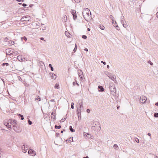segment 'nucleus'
Segmentation results:
<instances>
[{"mask_svg": "<svg viewBox=\"0 0 158 158\" xmlns=\"http://www.w3.org/2000/svg\"><path fill=\"white\" fill-rule=\"evenodd\" d=\"M110 89L111 91V94L115 99L117 97L116 95V89L114 85L112 83L110 84Z\"/></svg>", "mask_w": 158, "mask_h": 158, "instance_id": "obj_1", "label": "nucleus"}, {"mask_svg": "<svg viewBox=\"0 0 158 158\" xmlns=\"http://www.w3.org/2000/svg\"><path fill=\"white\" fill-rule=\"evenodd\" d=\"M89 12H90V10L88 8H86L85 10L83 11L82 15L85 19H87L89 16Z\"/></svg>", "mask_w": 158, "mask_h": 158, "instance_id": "obj_2", "label": "nucleus"}, {"mask_svg": "<svg viewBox=\"0 0 158 158\" xmlns=\"http://www.w3.org/2000/svg\"><path fill=\"white\" fill-rule=\"evenodd\" d=\"M11 122L12 119H10L8 120L4 121L3 122V124L8 128L11 129Z\"/></svg>", "mask_w": 158, "mask_h": 158, "instance_id": "obj_3", "label": "nucleus"}, {"mask_svg": "<svg viewBox=\"0 0 158 158\" xmlns=\"http://www.w3.org/2000/svg\"><path fill=\"white\" fill-rule=\"evenodd\" d=\"M94 126L92 127L93 129H94V127H96V129L97 131H100L101 130L100 124L99 123L98 121H95L94 123Z\"/></svg>", "mask_w": 158, "mask_h": 158, "instance_id": "obj_4", "label": "nucleus"}, {"mask_svg": "<svg viewBox=\"0 0 158 158\" xmlns=\"http://www.w3.org/2000/svg\"><path fill=\"white\" fill-rule=\"evenodd\" d=\"M147 100V98L145 96H142L140 97L139 102L141 103L144 104L146 102Z\"/></svg>", "mask_w": 158, "mask_h": 158, "instance_id": "obj_5", "label": "nucleus"}, {"mask_svg": "<svg viewBox=\"0 0 158 158\" xmlns=\"http://www.w3.org/2000/svg\"><path fill=\"white\" fill-rule=\"evenodd\" d=\"M77 109H78V108L81 109L83 107L82 106V100H79L78 101L77 104Z\"/></svg>", "mask_w": 158, "mask_h": 158, "instance_id": "obj_6", "label": "nucleus"}, {"mask_svg": "<svg viewBox=\"0 0 158 158\" xmlns=\"http://www.w3.org/2000/svg\"><path fill=\"white\" fill-rule=\"evenodd\" d=\"M71 12L73 15V19L75 20L77 18V16L76 15V11L74 10H71Z\"/></svg>", "mask_w": 158, "mask_h": 158, "instance_id": "obj_7", "label": "nucleus"}, {"mask_svg": "<svg viewBox=\"0 0 158 158\" xmlns=\"http://www.w3.org/2000/svg\"><path fill=\"white\" fill-rule=\"evenodd\" d=\"M30 17L28 15H27L25 16L22 17L21 19V21L22 22L23 21H27L29 20L30 19Z\"/></svg>", "mask_w": 158, "mask_h": 158, "instance_id": "obj_8", "label": "nucleus"}, {"mask_svg": "<svg viewBox=\"0 0 158 158\" xmlns=\"http://www.w3.org/2000/svg\"><path fill=\"white\" fill-rule=\"evenodd\" d=\"M109 77L111 79V80H112L113 81H114V82L115 83H116L117 81L116 80V76L115 75L113 74H110V76Z\"/></svg>", "mask_w": 158, "mask_h": 158, "instance_id": "obj_9", "label": "nucleus"}, {"mask_svg": "<svg viewBox=\"0 0 158 158\" xmlns=\"http://www.w3.org/2000/svg\"><path fill=\"white\" fill-rule=\"evenodd\" d=\"M17 124V122L15 120H12V119L11 125H12L13 127H14V130L15 131V127H16V125Z\"/></svg>", "mask_w": 158, "mask_h": 158, "instance_id": "obj_10", "label": "nucleus"}, {"mask_svg": "<svg viewBox=\"0 0 158 158\" xmlns=\"http://www.w3.org/2000/svg\"><path fill=\"white\" fill-rule=\"evenodd\" d=\"M22 150L23 152L25 153L27 152V151L28 149V147L27 145H23L22 147Z\"/></svg>", "mask_w": 158, "mask_h": 158, "instance_id": "obj_11", "label": "nucleus"}, {"mask_svg": "<svg viewBox=\"0 0 158 158\" xmlns=\"http://www.w3.org/2000/svg\"><path fill=\"white\" fill-rule=\"evenodd\" d=\"M78 73L79 76L80 77V78L83 80V73L81 70H78Z\"/></svg>", "mask_w": 158, "mask_h": 158, "instance_id": "obj_12", "label": "nucleus"}, {"mask_svg": "<svg viewBox=\"0 0 158 158\" xmlns=\"http://www.w3.org/2000/svg\"><path fill=\"white\" fill-rule=\"evenodd\" d=\"M29 154L32 155L33 156H35L36 155V152L33 150L31 149H29L28 152Z\"/></svg>", "mask_w": 158, "mask_h": 158, "instance_id": "obj_13", "label": "nucleus"}, {"mask_svg": "<svg viewBox=\"0 0 158 158\" xmlns=\"http://www.w3.org/2000/svg\"><path fill=\"white\" fill-rule=\"evenodd\" d=\"M49 75L50 77H51L53 79H55L56 78V75L54 73H49Z\"/></svg>", "mask_w": 158, "mask_h": 158, "instance_id": "obj_14", "label": "nucleus"}, {"mask_svg": "<svg viewBox=\"0 0 158 158\" xmlns=\"http://www.w3.org/2000/svg\"><path fill=\"white\" fill-rule=\"evenodd\" d=\"M121 22L123 27L125 28H126L127 27V25L126 23L125 20H123V21L122 20Z\"/></svg>", "mask_w": 158, "mask_h": 158, "instance_id": "obj_15", "label": "nucleus"}, {"mask_svg": "<svg viewBox=\"0 0 158 158\" xmlns=\"http://www.w3.org/2000/svg\"><path fill=\"white\" fill-rule=\"evenodd\" d=\"M62 20L63 22H66L67 20V16L66 15H63L62 18Z\"/></svg>", "mask_w": 158, "mask_h": 158, "instance_id": "obj_16", "label": "nucleus"}, {"mask_svg": "<svg viewBox=\"0 0 158 158\" xmlns=\"http://www.w3.org/2000/svg\"><path fill=\"white\" fill-rule=\"evenodd\" d=\"M77 114L78 116V119H79V117L81 115V110L80 109H78L77 111Z\"/></svg>", "mask_w": 158, "mask_h": 158, "instance_id": "obj_17", "label": "nucleus"}, {"mask_svg": "<svg viewBox=\"0 0 158 158\" xmlns=\"http://www.w3.org/2000/svg\"><path fill=\"white\" fill-rule=\"evenodd\" d=\"M73 141V137H70L69 138L66 140L67 142H71Z\"/></svg>", "mask_w": 158, "mask_h": 158, "instance_id": "obj_18", "label": "nucleus"}, {"mask_svg": "<svg viewBox=\"0 0 158 158\" xmlns=\"http://www.w3.org/2000/svg\"><path fill=\"white\" fill-rule=\"evenodd\" d=\"M98 88L100 89L99 91L100 92H102L104 90V89L103 88L102 86H99L98 87Z\"/></svg>", "mask_w": 158, "mask_h": 158, "instance_id": "obj_19", "label": "nucleus"}, {"mask_svg": "<svg viewBox=\"0 0 158 158\" xmlns=\"http://www.w3.org/2000/svg\"><path fill=\"white\" fill-rule=\"evenodd\" d=\"M104 73L108 77L112 73H111L107 71H105L104 72Z\"/></svg>", "mask_w": 158, "mask_h": 158, "instance_id": "obj_20", "label": "nucleus"}, {"mask_svg": "<svg viewBox=\"0 0 158 158\" xmlns=\"http://www.w3.org/2000/svg\"><path fill=\"white\" fill-rule=\"evenodd\" d=\"M104 73L108 77L112 73H111L107 71H105L104 72Z\"/></svg>", "mask_w": 158, "mask_h": 158, "instance_id": "obj_21", "label": "nucleus"}, {"mask_svg": "<svg viewBox=\"0 0 158 158\" xmlns=\"http://www.w3.org/2000/svg\"><path fill=\"white\" fill-rule=\"evenodd\" d=\"M113 147L116 150H118V147L117 144H114L113 146Z\"/></svg>", "mask_w": 158, "mask_h": 158, "instance_id": "obj_22", "label": "nucleus"}, {"mask_svg": "<svg viewBox=\"0 0 158 158\" xmlns=\"http://www.w3.org/2000/svg\"><path fill=\"white\" fill-rule=\"evenodd\" d=\"M9 42V44H10V45H14V42L13 41L10 40L8 41Z\"/></svg>", "mask_w": 158, "mask_h": 158, "instance_id": "obj_23", "label": "nucleus"}, {"mask_svg": "<svg viewBox=\"0 0 158 158\" xmlns=\"http://www.w3.org/2000/svg\"><path fill=\"white\" fill-rule=\"evenodd\" d=\"M98 27L102 30H104V29L105 27L102 25H101V24L99 25H98Z\"/></svg>", "mask_w": 158, "mask_h": 158, "instance_id": "obj_24", "label": "nucleus"}, {"mask_svg": "<svg viewBox=\"0 0 158 158\" xmlns=\"http://www.w3.org/2000/svg\"><path fill=\"white\" fill-rule=\"evenodd\" d=\"M69 129L72 132H74L75 131V130L72 128V126H70L69 127Z\"/></svg>", "mask_w": 158, "mask_h": 158, "instance_id": "obj_25", "label": "nucleus"}, {"mask_svg": "<svg viewBox=\"0 0 158 158\" xmlns=\"http://www.w3.org/2000/svg\"><path fill=\"white\" fill-rule=\"evenodd\" d=\"M18 116L21 117V119L22 120H23L24 119V118L23 117V115L19 114H18Z\"/></svg>", "mask_w": 158, "mask_h": 158, "instance_id": "obj_26", "label": "nucleus"}, {"mask_svg": "<svg viewBox=\"0 0 158 158\" xmlns=\"http://www.w3.org/2000/svg\"><path fill=\"white\" fill-rule=\"evenodd\" d=\"M48 66L49 67L51 68V70L52 71H53L54 70L53 67L52 66V64H49Z\"/></svg>", "mask_w": 158, "mask_h": 158, "instance_id": "obj_27", "label": "nucleus"}, {"mask_svg": "<svg viewBox=\"0 0 158 158\" xmlns=\"http://www.w3.org/2000/svg\"><path fill=\"white\" fill-rule=\"evenodd\" d=\"M61 127V126L60 125H59V126H57V125H55V128L56 129H59Z\"/></svg>", "mask_w": 158, "mask_h": 158, "instance_id": "obj_28", "label": "nucleus"}, {"mask_svg": "<svg viewBox=\"0 0 158 158\" xmlns=\"http://www.w3.org/2000/svg\"><path fill=\"white\" fill-rule=\"evenodd\" d=\"M35 100H38L39 101H40L41 100V99L40 97L38 96L37 97L35 98Z\"/></svg>", "mask_w": 158, "mask_h": 158, "instance_id": "obj_29", "label": "nucleus"}, {"mask_svg": "<svg viewBox=\"0 0 158 158\" xmlns=\"http://www.w3.org/2000/svg\"><path fill=\"white\" fill-rule=\"evenodd\" d=\"M51 115H52L53 116H54V118H55L56 117V113L55 112H54V111H53L52 112V113Z\"/></svg>", "mask_w": 158, "mask_h": 158, "instance_id": "obj_30", "label": "nucleus"}, {"mask_svg": "<svg viewBox=\"0 0 158 158\" xmlns=\"http://www.w3.org/2000/svg\"><path fill=\"white\" fill-rule=\"evenodd\" d=\"M21 40H22V41L23 40H24L26 41L27 40V38L25 36H24L23 37H21Z\"/></svg>", "mask_w": 158, "mask_h": 158, "instance_id": "obj_31", "label": "nucleus"}, {"mask_svg": "<svg viewBox=\"0 0 158 158\" xmlns=\"http://www.w3.org/2000/svg\"><path fill=\"white\" fill-rule=\"evenodd\" d=\"M65 35L66 36H67V37H69L70 34L67 31H65Z\"/></svg>", "mask_w": 158, "mask_h": 158, "instance_id": "obj_32", "label": "nucleus"}, {"mask_svg": "<svg viewBox=\"0 0 158 158\" xmlns=\"http://www.w3.org/2000/svg\"><path fill=\"white\" fill-rule=\"evenodd\" d=\"M77 48V44H75V48L73 50L74 52H75L76 51Z\"/></svg>", "mask_w": 158, "mask_h": 158, "instance_id": "obj_33", "label": "nucleus"}, {"mask_svg": "<svg viewBox=\"0 0 158 158\" xmlns=\"http://www.w3.org/2000/svg\"><path fill=\"white\" fill-rule=\"evenodd\" d=\"M113 22H112V23L113 24V25L114 26V27H118V26H116V22L115 21V22H114V21H113Z\"/></svg>", "mask_w": 158, "mask_h": 158, "instance_id": "obj_34", "label": "nucleus"}, {"mask_svg": "<svg viewBox=\"0 0 158 158\" xmlns=\"http://www.w3.org/2000/svg\"><path fill=\"white\" fill-rule=\"evenodd\" d=\"M59 85L58 84H56L55 85V88L56 89H58L59 88Z\"/></svg>", "mask_w": 158, "mask_h": 158, "instance_id": "obj_35", "label": "nucleus"}, {"mask_svg": "<svg viewBox=\"0 0 158 158\" xmlns=\"http://www.w3.org/2000/svg\"><path fill=\"white\" fill-rule=\"evenodd\" d=\"M124 20V16L122 15V16L121 17V18H120L121 22V21L122 20H123H123Z\"/></svg>", "mask_w": 158, "mask_h": 158, "instance_id": "obj_36", "label": "nucleus"}, {"mask_svg": "<svg viewBox=\"0 0 158 158\" xmlns=\"http://www.w3.org/2000/svg\"><path fill=\"white\" fill-rule=\"evenodd\" d=\"M2 65L3 66H4L5 65H6V66H7L9 65V64L7 63H6L2 64Z\"/></svg>", "mask_w": 158, "mask_h": 158, "instance_id": "obj_37", "label": "nucleus"}, {"mask_svg": "<svg viewBox=\"0 0 158 158\" xmlns=\"http://www.w3.org/2000/svg\"><path fill=\"white\" fill-rule=\"evenodd\" d=\"M89 135V134H87V135H86V133L85 132H84L83 133V136L85 137H86L87 136V135Z\"/></svg>", "mask_w": 158, "mask_h": 158, "instance_id": "obj_38", "label": "nucleus"}, {"mask_svg": "<svg viewBox=\"0 0 158 158\" xmlns=\"http://www.w3.org/2000/svg\"><path fill=\"white\" fill-rule=\"evenodd\" d=\"M66 119V118H63L61 119V120H60V122H64V121H65Z\"/></svg>", "mask_w": 158, "mask_h": 158, "instance_id": "obj_39", "label": "nucleus"}, {"mask_svg": "<svg viewBox=\"0 0 158 158\" xmlns=\"http://www.w3.org/2000/svg\"><path fill=\"white\" fill-rule=\"evenodd\" d=\"M74 104L73 102H72L71 104V107L72 109H74Z\"/></svg>", "mask_w": 158, "mask_h": 158, "instance_id": "obj_40", "label": "nucleus"}, {"mask_svg": "<svg viewBox=\"0 0 158 158\" xmlns=\"http://www.w3.org/2000/svg\"><path fill=\"white\" fill-rule=\"evenodd\" d=\"M154 116L155 117H158V113H156L154 114Z\"/></svg>", "mask_w": 158, "mask_h": 158, "instance_id": "obj_41", "label": "nucleus"}, {"mask_svg": "<svg viewBox=\"0 0 158 158\" xmlns=\"http://www.w3.org/2000/svg\"><path fill=\"white\" fill-rule=\"evenodd\" d=\"M82 37L84 39H85L87 38V36L85 35H83L82 36Z\"/></svg>", "mask_w": 158, "mask_h": 158, "instance_id": "obj_42", "label": "nucleus"}, {"mask_svg": "<svg viewBox=\"0 0 158 158\" xmlns=\"http://www.w3.org/2000/svg\"><path fill=\"white\" fill-rule=\"evenodd\" d=\"M28 123L29 125H31L32 124V122L30 120H28Z\"/></svg>", "mask_w": 158, "mask_h": 158, "instance_id": "obj_43", "label": "nucleus"}, {"mask_svg": "<svg viewBox=\"0 0 158 158\" xmlns=\"http://www.w3.org/2000/svg\"><path fill=\"white\" fill-rule=\"evenodd\" d=\"M110 19L112 20V21H114V18L112 15H110Z\"/></svg>", "mask_w": 158, "mask_h": 158, "instance_id": "obj_44", "label": "nucleus"}, {"mask_svg": "<svg viewBox=\"0 0 158 158\" xmlns=\"http://www.w3.org/2000/svg\"><path fill=\"white\" fill-rule=\"evenodd\" d=\"M74 1L77 3H79L80 2L81 0H74Z\"/></svg>", "mask_w": 158, "mask_h": 158, "instance_id": "obj_45", "label": "nucleus"}, {"mask_svg": "<svg viewBox=\"0 0 158 158\" xmlns=\"http://www.w3.org/2000/svg\"><path fill=\"white\" fill-rule=\"evenodd\" d=\"M59 135H60L59 133H56V137H58L59 136Z\"/></svg>", "mask_w": 158, "mask_h": 158, "instance_id": "obj_46", "label": "nucleus"}, {"mask_svg": "<svg viewBox=\"0 0 158 158\" xmlns=\"http://www.w3.org/2000/svg\"><path fill=\"white\" fill-rule=\"evenodd\" d=\"M18 78L19 81H21L22 80V79H21V77L19 76H18Z\"/></svg>", "mask_w": 158, "mask_h": 158, "instance_id": "obj_47", "label": "nucleus"}, {"mask_svg": "<svg viewBox=\"0 0 158 158\" xmlns=\"http://www.w3.org/2000/svg\"><path fill=\"white\" fill-rule=\"evenodd\" d=\"M148 63H149L151 65H153V63H152L151 61H149L148 62Z\"/></svg>", "mask_w": 158, "mask_h": 158, "instance_id": "obj_48", "label": "nucleus"}, {"mask_svg": "<svg viewBox=\"0 0 158 158\" xmlns=\"http://www.w3.org/2000/svg\"><path fill=\"white\" fill-rule=\"evenodd\" d=\"M9 39L8 38L6 37L5 38V39H4V41H7Z\"/></svg>", "mask_w": 158, "mask_h": 158, "instance_id": "obj_49", "label": "nucleus"}, {"mask_svg": "<svg viewBox=\"0 0 158 158\" xmlns=\"http://www.w3.org/2000/svg\"><path fill=\"white\" fill-rule=\"evenodd\" d=\"M86 111L88 113H89L90 112V110L89 109H88L86 110Z\"/></svg>", "mask_w": 158, "mask_h": 158, "instance_id": "obj_50", "label": "nucleus"}, {"mask_svg": "<svg viewBox=\"0 0 158 158\" xmlns=\"http://www.w3.org/2000/svg\"><path fill=\"white\" fill-rule=\"evenodd\" d=\"M101 62L102 63H103L104 65L106 64V63L105 62H104L103 61H101Z\"/></svg>", "mask_w": 158, "mask_h": 158, "instance_id": "obj_51", "label": "nucleus"}, {"mask_svg": "<svg viewBox=\"0 0 158 158\" xmlns=\"http://www.w3.org/2000/svg\"><path fill=\"white\" fill-rule=\"evenodd\" d=\"M40 39L41 40L45 41V40H44V38L43 37H40Z\"/></svg>", "mask_w": 158, "mask_h": 158, "instance_id": "obj_52", "label": "nucleus"}, {"mask_svg": "<svg viewBox=\"0 0 158 158\" xmlns=\"http://www.w3.org/2000/svg\"><path fill=\"white\" fill-rule=\"evenodd\" d=\"M27 5V4L25 3H23L22 4L23 6H24V7L26 6Z\"/></svg>", "mask_w": 158, "mask_h": 158, "instance_id": "obj_53", "label": "nucleus"}, {"mask_svg": "<svg viewBox=\"0 0 158 158\" xmlns=\"http://www.w3.org/2000/svg\"><path fill=\"white\" fill-rule=\"evenodd\" d=\"M73 86H74L76 84V82H73Z\"/></svg>", "mask_w": 158, "mask_h": 158, "instance_id": "obj_54", "label": "nucleus"}, {"mask_svg": "<svg viewBox=\"0 0 158 158\" xmlns=\"http://www.w3.org/2000/svg\"><path fill=\"white\" fill-rule=\"evenodd\" d=\"M135 140L137 143L139 142V139H137L136 140Z\"/></svg>", "mask_w": 158, "mask_h": 158, "instance_id": "obj_55", "label": "nucleus"}, {"mask_svg": "<svg viewBox=\"0 0 158 158\" xmlns=\"http://www.w3.org/2000/svg\"><path fill=\"white\" fill-rule=\"evenodd\" d=\"M84 50L85 51H86L87 52H88V49L86 48H85L84 49Z\"/></svg>", "mask_w": 158, "mask_h": 158, "instance_id": "obj_56", "label": "nucleus"}, {"mask_svg": "<svg viewBox=\"0 0 158 158\" xmlns=\"http://www.w3.org/2000/svg\"><path fill=\"white\" fill-rule=\"evenodd\" d=\"M46 27H43L42 28L43 30H45Z\"/></svg>", "mask_w": 158, "mask_h": 158, "instance_id": "obj_57", "label": "nucleus"}, {"mask_svg": "<svg viewBox=\"0 0 158 158\" xmlns=\"http://www.w3.org/2000/svg\"><path fill=\"white\" fill-rule=\"evenodd\" d=\"M155 105L156 106H158V102H156L155 103Z\"/></svg>", "mask_w": 158, "mask_h": 158, "instance_id": "obj_58", "label": "nucleus"}, {"mask_svg": "<svg viewBox=\"0 0 158 158\" xmlns=\"http://www.w3.org/2000/svg\"><path fill=\"white\" fill-rule=\"evenodd\" d=\"M148 135L149 136H151V134L149 133H148Z\"/></svg>", "mask_w": 158, "mask_h": 158, "instance_id": "obj_59", "label": "nucleus"}, {"mask_svg": "<svg viewBox=\"0 0 158 158\" xmlns=\"http://www.w3.org/2000/svg\"><path fill=\"white\" fill-rule=\"evenodd\" d=\"M107 68H108V69H109V68H110V66L109 65H107Z\"/></svg>", "mask_w": 158, "mask_h": 158, "instance_id": "obj_60", "label": "nucleus"}, {"mask_svg": "<svg viewBox=\"0 0 158 158\" xmlns=\"http://www.w3.org/2000/svg\"><path fill=\"white\" fill-rule=\"evenodd\" d=\"M156 15L157 17L158 18V13H156Z\"/></svg>", "mask_w": 158, "mask_h": 158, "instance_id": "obj_61", "label": "nucleus"}, {"mask_svg": "<svg viewBox=\"0 0 158 158\" xmlns=\"http://www.w3.org/2000/svg\"><path fill=\"white\" fill-rule=\"evenodd\" d=\"M83 158H89V157L87 156L86 157H84Z\"/></svg>", "mask_w": 158, "mask_h": 158, "instance_id": "obj_62", "label": "nucleus"}, {"mask_svg": "<svg viewBox=\"0 0 158 158\" xmlns=\"http://www.w3.org/2000/svg\"><path fill=\"white\" fill-rule=\"evenodd\" d=\"M64 131H65V130H64L63 131H61V133H62Z\"/></svg>", "mask_w": 158, "mask_h": 158, "instance_id": "obj_63", "label": "nucleus"}, {"mask_svg": "<svg viewBox=\"0 0 158 158\" xmlns=\"http://www.w3.org/2000/svg\"><path fill=\"white\" fill-rule=\"evenodd\" d=\"M54 101H55L54 99H52V100H51V101H52V102H54Z\"/></svg>", "mask_w": 158, "mask_h": 158, "instance_id": "obj_64", "label": "nucleus"}]
</instances>
